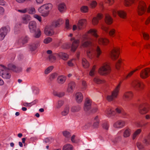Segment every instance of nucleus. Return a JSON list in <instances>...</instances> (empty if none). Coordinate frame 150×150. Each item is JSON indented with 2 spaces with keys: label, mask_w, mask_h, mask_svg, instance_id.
Instances as JSON below:
<instances>
[{
  "label": "nucleus",
  "mask_w": 150,
  "mask_h": 150,
  "mask_svg": "<svg viewBox=\"0 0 150 150\" xmlns=\"http://www.w3.org/2000/svg\"><path fill=\"white\" fill-rule=\"evenodd\" d=\"M133 85L135 88H139L141 89L142 88L143 84H141L139 81L136 80L133 82Z\"/></svg>",
  "instance_id": "c756f323"
},
{
  "label": "nucleus",
  "mask_w": 150,
  "mask_h": 150,
  "mask_svg": "<svg viewBox=\"0 0 150 150\" xmlns=\"http://www.w3.org/2000/svg\"><path fill=\"white\" fill-rule=\"evenodd\" d=\"M131 134V130L129 128L125 129L123 132V136L124 137H129Z\"/></svg>",
  "instance_id": "4c0bfd02"
},
{
  "label": "nucleus",
  "mask_w": 150,
  "mask_h": 150,
  "mask_svg": "<svg viewBox=\"0 0 150 150\" xmlns=\"http://www.w3.org/2000/svg\"><path fill=\"white\" fill-rule=\"evenodd\" d=\"M137 146L139 150H143L144 146L141 143L138 142L137 144Z\"/></svg>",
  "instance_id": "4d7b16f0"
},
{
  "label": "nucleus",
  "mask_w": 150,
  "mask_h": 150,
  "mask_svg": "<svg viewBox=\"0 0 150 150\" xmlns=\"http://www.w3.org/2000/svg\"><path fill=\"white\" fill-rule=\"evenodd\" d=\"M109 127L107 123L105 122L103 124V127L104 129L106 130H108V129Z\"/></svg>",
  "instance_id": "0e129e2a"
},
{
  "label": "nucleus",
  "mask_w": 150,
  "mask_h": 150,
  "mask_svg": "<svg viewBox=\"0 0 150 150\" xmlns=\"http://www.w3.org/2000/svg\"><path fill=\"white\" fill-rule=\"evenodd\" d=\"M143 35L144 38L146 40H148L149 39V36L148 34L145 33H142Z\"/></svg>",
  "instance_id": "338daca9"
},
{
  "label": "nucleus",
  "mask_w": 150,
  "mask_h": 150,
  "mask_svg": "<svg viewBox=\"0 0 150 150\" xmlns=\"http://www.w3.org/2000/svg\"><path fill=\"white\" fill-rule=\"evenodd\" d=\"M63 22L62 19H59L53 23L51 25L53 26V28L57 27H59Z\"/></svg>",
  "instance_id": "2f4dec72"
},
{
  "label": "nucleus",
  "mask_w": 150,
  "mask_h": 150,
  "mask_svg": "<svg viewBox=\"0 0 150 150\" xmlns=\"http://www.w3.org/2000/svg\"><path fill=\"white\" fill-rule=\"evenodd\" d=\"M70 40L72 43V45L65 43L63 45L62 47L64 49H68L71 48V51L74 52L77 48L80 41L79 40H75L74 38H71Z\"/></svg>",
  "instance_id": "7ed1b4c3"
},
{
  "label": "nucleus",
  "mask_w": 150,
  "mask_h": 150,
  "mask_svg": "<svg viewBox=\"0 0 150 150\" xmlns=\"http://www.w3.org/2000/svg\"><path fill=\"white\" fill-rule=\"evenodd\" d=\"M28 39V36L20 38L17 40L16 44L19 47H21L27 42Z\"/></svg>",
  "instance_id": "f8f14e48"
},
{
  "label": "nucleus",
  "mask_w": 150,
  "mask_h": 150,
  "mask_svg": "<svg viewBox=\"0 0 150 150\" xmlns=\"http://www.w3.org/2000/svg\"><path fill=\"white\" fill-rule=\"evenodd\" d=\"M9 70L16 72H19L22 70L20 67H16L14 65L9 64L8 66V68L3 66L2 69H0V76L5 79H9L11 77V74L9 72Z\"/></svg>",
  "instance_id": "f03ea898"
},
{
  "label": "nucleus",
  "mask_w": 150,
  "mask_h": 150,
  "mask_svg": "<svg viewBox=\"0 0 150 150\" xmlns=\"http://www.w3.org/2000/svg\"><path fill=\"white\" fill-rule=\"evenodd\" d=\"M39 45V41H38L33 44L31 45L30 49L31 50L33 51L35 50Z\"/></svg>",
  "instance_id": "473e14b6"
},
{
  "label": "nucleus",
  "mask_w": 150,
  "mask_h": 150,
  "mask_svg": "<svg viewBox=\"0 0 150 150\" xmlns=\"http://www.w3.org/2000/svg\"><path fill=\"white\" fill-rule=\"evenodd\" d=\"M97 40L99 44L104 45H106L109 42L108 40L105 38H99Z\"/></svg>",
  "instance_id": "72a5a7b5"
},
{
  "label": "nucleus",
  "mask_w": 150,
  "mask_h": 150,
  "mask_svg": "<svg viewBox=\"0 0 150 150\" xmlns=\"http://www.w3.org/2000/svg\"><path fill=\"white\" fill-rule=\"evenodd\" d=\"M49 59L50 60H55L56 58L55 56H54L53 55L51 54L49 56Z\"/></svg>",
  "instance_id": "774afa93"
},
{
  "label": "nucleus",
  "mask_w": 150,
  "mask_h": 150,
  "mask_svg": "<svg viewBox=\"0 0 150 150\" xmlns=\"http://www.w3.org/2000/svg\"><path fill=\"white\" fill-rule=\"evenodd\" d=\"M63 134L64 136L66 138H69L71 136L70 133L68 131H64L63 132Z\"/></svg>",
  "instance_id": "5fc2aeb1"
},
{
  "label": "nucleus",
  "mask_w": 150,
  "mask_h": 150,
  "mask_svg": "<svg viewBox=\"0 0 150 150\" xmlns=\"http://www.w3.org/2000/svg\"><path fill=\"white\" fill-rule=\"evenodd\" d=\"M54 67L53 66H50L47 68L45 71V74H47L49 73L53 69Z\"/></svg>",
  "instance_id": "8fccbe9b"
},
{
  "label": "nucleus",
  "mask_w": 150,
  "mask_h": 150,
  "mask_svg": "<svg viewBox=\"0 0 150 150\" xmlns=\"http://www.w3.org/2000/svg\"><path fill=\"white\" fill-rule=\"evenodd\" d=\"M64 103V102L62 100H59L57 103L56 107L57 108L59 109L61 107Z\"/></svg>",
  "instance_id": "a18cd8bd"
},
{
  "label": "nucleus",
  "mask_w": 150,
  "mask_h": 150,
  "mask_svg": "<svg viewBox=\"0 0 150 150\" xmlns=\"http://www.w3.org/2000/svg\"><path fill=\"white\" fill-rule=\"evenodd\" d=\"M125 122L122 120H119L115 122L113 125L114 127L121 128L124 127L125 125Z\"/></svg>",
  "instance_id": "6ab92c4d"
},
{
  "label": "nucleus",
  "mask_w": 150,
  "mask_h": 150,
  "mask_svg": "<svg viewBox=\"0 0 150 150\" xmlns=\"http://www.w3.org/2000/svg\"><path fill=\"white\" fill-rule=\"evenodd\" d=\"M138 70V69H136L131 71L130 72H129L127 75V76H126V78H127L129 77H130L133 74L134 72Z\"/></svg>",
  "instance_id": "69168bd1"
},
{
  "label": "nucleus",
  "mask_w": 150,
  "mask_h": 150,
  "mask_svg": "<svg viewBox=\"0 0 150 150\" xmlns=\"http://www.w3.org/2000/svg\"><path fill=\"white\" fill-rule=\"evenodd\" d=\"M57 76V74L56 73H54L50 75V79L51 80H52L54 79H55Z\"/></svg>",
  "instance_id": "680f3d73"
},
{
  "label": "nucleus",
  "mask_w": 150,
  "mask_h": 150,
  "mask_svg": "<svg viewBox=\"0 0 150 150\" xmlns=\"http://www.w3.org/2000/svg\"><path fill=\"white\" fill-rule=\"evenodd\" d=\"M121 115L122 117L124 118H127L128 116V115L124 111V110L122 112Z\"/></svg>",
  "instance_id": "052dcab7"
},
{
  "label": "nucleus",
  "mask_w": 150,
  "mask_h": 150,
  "mask_svg": "<svg viewBox=\"0 0 150 150\" xmlns=\"http://www.w3.org/2000/svg\"><path fill=\"white\" fill-rule=\"evenodd\" d=\"M147 8L145 3L142 1H140L139 2L137 11L139 15H142L146 10Z\"/></svg>",
  "instance_id": "6e6552de"
},
{
  "label": "nucleus",
  "mask_w": 150,
  "mask_h": 150,
  "mask_svg": "<svg viewBox=\"0 0 150 150\" xmlns=\"http://www.w3.org/2000/svg\"><path fill=\"white\" fill-rule=\"evenodd\" d=\"M137 107L139 110L140 113L144 114L146 113L148 111V105L146 103L142 102L139 104L138 105Z\"/></svg>",
  "instance_id": "0eeeda50"
},
{
  "label": "nucleus",
  "mask_w": 150,
  "mask_h": 150,
  "mask_svg": "<svg viewBox=\"0 0 150 150\" xmlns=\"http://www.w3.org/2000/svg\"><path fill=\"white\" fill-rule=\"evenodd\" d=\"M54 140V139L51 137H48L45 138L44 142L46 143H51Z\"/></svg>",
  "instance_id": "603ef678"
},
{
  "label": "nucleus",
  "mask_w": 150,
  "mask_h": 150,
  "mask_svg": "<svg viewBox=\"0 0 150 150\" xmlns=\"http://www.w3.org/2000/svg\"><path fill=\"white\" fill-rule=\"evenodd\" d=\"M81 109V107L79 105L73 106L71 107V111L72 112L79 111Z\"/></svg>",
  "instance_id": "e433bc0d"
},
{
  "label": "nucleus",
  "mask_w": 150,
  "mask_h": 150,
  "mask_svg": "<svg viewBox=\"0 0 150 150\" xmlns=\"http://www.w3.org/2000/svg\"><path fill=\"white\" fill-rule=\"evenodd\" d=\"M82 64L83 67L84 68H87L89 66V63L85 58H83L82 60Z\"/></svg>",
  "instance_id": "a19ab883"
},
{
  "label": "nucleus",
  "mask_w": 150,
  "mask_h": 150,
  "mask_svg": "<svg viewBox=\"0 0 150 150\" xmlns=\"http://www.w3.org/2000/svg\"><path fill=\"white\" fill-rule=\"evenodd\" d=\"M53 29V26L51 25L47 26L44 29V33L47 35L51 36L54 34Z\"/></svg>",
  "instance_id": "ddd939ff"
},
{
  "label": "nucleus",
  "mask_w": 150,
  "mask_h": 150,
  "mask_svg": "<svg viewBox=\"0 0 150 150\" xmlns=\"http://www.w3.org/2000/svg\"><path fill=\"white\" fill-rule=\"evenodd\" d=\"M122 130L120 131L118 133L117 135L114 140L112 141L114 143H115L116 142H119L122 139Z\"/></svg>",
  "instance_id": "412c9836"
},
{
  "label": "nucleus",
  "mask_w": 150,
  "mask_h": 150,
  "mask_svg": "<svg viewBox=\"0 0 150 150\" xmlns=\"http://www.w3.org/2000/svg\"><path fill=\"white\" fill-rule=\"evenodd\" d=\"M105 112L108 117H110L114 115V111L112 110L111 108H109L107 109Z\"/></svg>",
  "instance_id": "c85d7f7f"
},
{
  "label": "nucleus",
  "mask_w": 150,
  "mask_h": 150,
  "mask_svg": "<svg viewBox=\"0 0 150 150\" xmlns=\"http://www.w3.org/2000/svg\"><path fill=\"white\" fill-rule=\"evenodd\" d=\"M88 34H91L95 38L98 37L96 30L94 29H90L87 33L83 35L81 38V41L82 45L85 47H88L87 51L88 57L90 59H92L96 57H98L101 53L100 48L97 46L95 45L92 42V40H90L87 35Z\"/></svg>",
  "instance_id": "f257e3e1"
},
{
  "label": "nucleus",
  "mask_w": 150,
  "mask_h": 150,
  "mask_svg": "<svg viewBox=\"0 0 150 150\" xmlns=\"http://www.w3.org/2000/svg\"><path fill=\"white\" fill-rule=\"evenodd\" d=\"M102 28L106 32H108V30H109V35L110 36H114L115 33V30L114 29H109L108 28L104 26Z\"/></svg>",
  "instance_id": "cd10ccee"
},
{
  "label": "nucleus",
  "mask_w": 150,
  "mask_h": 150,
  "mask_svg": "<svg viewBox=\"0 0 150 150\" xmlns=\"http://www.w3.org/2000/svg\"><path fill=\"white\" fill-rule=\"evenodd\" d=\"M95 66H94L93 67L92 69L90 71L89 74L90 76H94L95 73Z\"/></svg>",
  "instance_id": "09e8293b"
},
{
  "label": "nucleus",
  "mask_w": 150,
  "mask_h": 150,
  "mask_svg": "<svg viewBox=\"0 0 150 150\" xmlns=\"http://www.w3.org/2000/svg\"><path fill=\"white\" fill-rule=\"evenodd\" d=\"M34 37L35 38H39L40 36L41 33L40 30L39 29H37L34 32Z\"/></svg>",
  "instance_id": "37998d69"
},
{
  "label": "nucleus",
  "mask_w": 150,
  "mask_h": 150,
  "mask_svg": "<svg viewBox=\"0 0 150 150\" xmlns=\"http://www.w3.org/2000/svg\"><path fill=\"white\" fill-rule=\"evenodd\" d=\"M53 94L54 96L60 98L63 96L64 95V92H58L56 91H54Z\"/></svg>",
  "instance_id": "c03bdc74"
},
{
  "label": "nucleus",
  "mask_w": 150,
  "mask_h": 150,
  "mask_svg": "<svg viewBox=\"0 0 150 150\" xmlns=\"http://www.w3.org/2000/svg\"><path fill=\"white\" fill-rule=\"evenodd\" d=\"M74 59H71L67 62V64L70 67H72L74 66Z\"/></svg>",
  "instance_id": "6e6d98bb"
},
{
  "label": "nucleus",
  "mask_w": 150,
  "mask_h": 150,
  "mask_svg": "<svg viewBox=\"0 0 150 150\" xmlns=\"http://www.w3.org/2000/svg\"><path fill=\"white\" fill-rule=\"evenodd\" d=\"M113 16H115L117 14L121 18H125L126 16V13L123 11H117L115 10H113L112 11Z\"/></svg>",
  "instance_id": "f3484780"
},
{
  "label": "nucleus",
  "mask_w": 150,
  "mask_h": 150,
  "mask_svg": "<svg viewBox=\"0 0 150 150\" xmlns=\"http://www.w3.org/2000/svg\"><path fill=\"white\" fill-rule=\"evenodd\" d=\"M28 27L31 33H34L37 29L36 23L34 21H32L30 22Z\"/></svg>",
  "instance_id": "dca6fc26"
},
{
  "label": "nucleus",
  "mask_w": 150,
  "mask_h": 150,
  "mask_svg": "<svg viewBox=\"0 0 150 150\" xmlns=\"http://www.w3.org/2000/svg\"><path fill=\"white\" fill-rule=\"evenodd\" d=\"M52 5L50 3L43 5L38 9V11L41 14L42 16L45 17L49 14L50 11L52 8Z\"/></svg>",
  "instance_id": "20e7f679"
},
{
  "label": "nucleus",
  "mask_w": 150,
  "mask_h": 150,
  "mask_svg": "<svg viewBox=\"0 0 150 150\" xmlns=\"http://www.w3.org/2000/svg\"><path fill=\"white\" fill-rule=\"evenodd\" d=\"M75 99L78 103H80L82 101L83 96L81 93L78 92L76 93L75 95Z\"/></svg>",
  "instance_id": "a211bd4d"
},
{
  "label": "nucleus",
  "mask_w": 150,
  "mask_h": 150,
  "mask_svg": "<svg viewBox=\"0 0 150 150\" xmlns=\"http://www.w3.org/2000/svg\"><path fill=\"white\" fill-rule=\"evenodd\" d=\"M35 9L33 7L30 8L28 10V12L30 14H33L35 13Z\"/></svg>",
  "instance_id": "13d9d810"
},
{
  "label": "nucleus",
  "mask_w": 150,
  "mask_h": 150,
  "mask_svg": "<svg viewBox=\"0 0 150 150\" xmlns=\"http://www.w3.org/2000/svg\"><path fill=\"white\" fill-rule=\"evenodd\" d=\"M120 86V84H118L115 89L112 92L111 94L107 96L106 98L108 101H112L117 97L119 92Z\"/></svg>",
  "instance_id": "423d86ee"
},
{
  "label": "nucleus",
  "mask_w": 150,
  "mask_h": 150,
  "mask_svg": "<svg viewBox=\"0 0 150 150\" xmlns=\"http://www.w3.org/2000/svg\"><path fill=\"white\" fill-rule=\"evenodd\" d=\"M69 107L68 106L66 107L64 110L61 113V115L63 116H66L69 113Z\"/></svg>",
  "instance_id": "f704fd0d"
},
{
  "label": "nucleus",
  "mask_w": 150,
  "mask_h": 150,
  "mask_svg": "<svg viewBox=\"0 0 150 150\" xmlns=\"http://www.w3.org/2000/svg\"><path fill=\"white\" fill-rule=\"evenodd\" d=\"M102 18V15L100 14H98L96 17H95L93 18L92 21L93 24L94 25L97 24L99 20L100 19Z\"/></svg>",
  "instance_id": "a878e982"
},
{
  "label": "nucleus",
  "mask_w": 150,
  "mask_h": 150,
  "mask_svg": "<svg viewBox=\"0 0 150 150\" xmlns=\"http://www.w3.org/2000/svg\"><path fill=\"white\" fill-rule=\"evenodd\" d=\"M57 55L64 60H67L69 58V55L63 52H60L56 54Z\"/></svg>",
  "instance_id": "4be33fe9"
},
{
  "label": "nucleus",
  "mask_w": 150,
  "mask_h": 150,
  "mask_svg": "<svg viewBox=\"0 0 150 150\" xmlns=\"http://www.w3.org/2000/svg\"><path fill=\"white\" fill-rule=\"evenodd\" d=\"M135 0H125V4L126 6H129L134 3Z\"/></svg>",
  "instance_id": "49530a36"
},
{
  "label": "nucleus",
  "mask_w": 150,
  "mask_h": 150,
  "mask_svg": "<svg viewBox=\"0 0 150 150\" xmlns=\"http://www.w3.org/2000/svg\"><path fill=\"white\" fill-rule=\"evenodd\" d=\"M150 74V69L147 68L142 70L140 74L141 77L145 79L149 76Z\"/></svg>",
  "instance_id": "2eb2a0df"
},
{
  "label": "nucleus",
  "mask_w": 150,
  "mask_h": 150,
  "mask_svg": "<svg viewBox=\"0 0 150 150\" xmlns=\"http://www.w3.org/2000/svg\"><path fill=\"white\" fill-rule=\"evenodd\" d=\"M119 54V50L118 48L114 47L110 53V57L113 60H115L118 58Z\"/></svg>",
  "instance_id": "9b49d317"
},
{
  "label": "nucleus",
  "mask_w": 150,
  "mask_h": 150,
  "mask_svg": "<svg viewBox=\"0 0 150 150\" xmlns=\"http://www.w3.org/2000/svg\"><path fill=\"white\" fill-rule=\"evenodd\" d=\"M20 25V24H17L16 25L14 28V32L16 33H17V32L19 30Z\"/></svg>",
  "instance_id": "3c124183"
},
{
  "label": "nucleus",
  "mask_w": 150,
  "mask_h": 150,
  "mask_svg": "<svg viewBox=\"0 0 150 150\" xmlns=\"http://www.w3.org/2000/svg\"><path fill=\"white\" fill-rule=\"evenodd\" d=\"M93 81L96 84H99L104 82V81L100 79L98 77L96 76L94 78Z\"/></svg>",
  "instance_id": "ea45409f"
},
{
  "label": "nucleus",
  "mask_w": 150,
  "mask_h": 150,
  "mask_svg": "<svg viewBox=\"0 0 150 150\" xmlns=\"http://www.w3.org/2000/svg\"><path fill=\"white\" fill-rule=\"evenodd\" d=\"M143 142L146 145L150 144V133L146 137L143 141Z\"/></svg>",
  "instance_id": "c9c22d12"
},
{
  "label": "nucleus",
  "mask_w": 150,
  "mask_h": 150,
  "mask_svg": "<svg viewBox=\"0 0 150 150\" xmlns=\"http://www.w3.org/2000/svg\"><path fill=\"white\" fill-rule=\"evenodd\" d=\"M141 132V130L140 129H137L134 133L132 138L133 139H134Z\"/></svg>",
  "instance_id": "de8ad7c7"
},
{
  "label": "nucleus",
  "mask_w": 150,
  "mask_h": 150,
  "mask_svg": "<svg viewBox=\"0 0 150 150\" xmlns=\"http://www.w3.org/2000/svg\"><path fill=\"white\" fill-rule=\"evenodd\" d=\"M31 20V18L28 15H25L22 17V21L23 23L27 24Z\"/></svg>",
  "instance_id": "5701e85b"
},
{
  "label": "nucleus",
  "mask_w": 150,
  "mask_h": 150,
  "mask_svg": "<svg viewBox=\"0 0 150 150\" xmlns=\"http://www.w3.org/2000/svg\"><path fill=\"white\" fill-rule=\"evenodd\" d=\"M52 40V38L50 37H48L45 38L44 41V42L45 44H48L51 42Z\"/></svg>",
  "instance_id": "bf43d9fd"
},
{
  "label": "nucleus",
  "mask_w": 150,
  "mask_h": 150,
  "mask_svg": "<svg viewBox=\"0 0 150 150\" xmlns=\"http://www.w3.org/2000/svg\"><path fill=\"white\" fill-rule=\"evenodd\" d=\"M73 146L69 144H67L64 145L63 147L62 150H73Z\"/></svg>",
  "instance_id": "58836bf2"
},
{
  "label": "nucleus",
  "mask_w": 150,
  "mask_h": 150,
  "mask_svg": "<svg viewBox=\"0 0 150 150\" xmlns=\"http://www.w3.org/2000/svg\"><path fill=\"white\" fill-rule=\"evenodd\" d=\"M10 30L8 26L1 28L0 29V40H3Z\"/></svg>",
  "instance_id": "9d476101"
},
{
  "label": "nucleus",
  "mask_w": 150,
  "mask_h": 150,
  "mask_svg": "<svg viewBox=\"0 0 150 150\" xmlns=\"http://www.w3.org/2000/svg\"><path fill=\"white\" fill-rule=\"evenodd\" d=\"M66 9V7L65 3H62L59 4L58 6V9L59 11L62 12L65 11Z\"/></svg>",
  "instance_id": "bb28decb"
},
{
  "label": "nucleus",
  "mask_w": 150,
  "mask_h": 150,
  "mask_svg": "<svg viewBox=\"0 0 150 150\" xmlns=\"http://www.w3.org/2000/svg\"><path fill=\"white\" fill-rule=\"evenodd\" d=\"M99 120L98 116H96L94 119V122L93 126L94 128H97L99 125Z\"/></svg>",
  "instance_id": "79ce46f5"
},
{
  "label": "nucleus",
  "mask_w": 150,
  "mask_h": 150,
  "mask_svg": "<svg viewBox=\"0 0 150 150\" xmlns=\"http://www.w3.org/2000/svg\"><path fill=\"white\" fill-rule=\"evenodd\" d=\"M66 79V76L64 75H61L58 77L57 82L59 83L62 84L65 82Z\"/></svg>",
  "instance_id": "b1692460"
},
{
  "label": "nucleus",
  "mask_w": 150,
  "mask_h": 150,
  "mask_svg": "<svg viewBox=\"0 0 150 150\" xmlns=\"http://www.w3.org/2000/svg\"><path fill=\"white\" fill-rule=\"evenodd\" d=\"M81 11L83 12H87L88 10V7L86 6H83L81 8Z\"/></svg>",
  "instance_id": "864d4df0"
},
{
  "label": "nucleus",
  "mask_w": 150,
  "mask_h": 150,
  "mask_svg": "<svg viewBox=\"0 0 150 150\" xmlns=\"http://www.w3.org/2000/svg\"><path fill=\"white\" fill-rule=\"evenodd\" d=\"M132 96V94L131 92H126L124 95L123 99L125 101L127 102L131 99Z\"/></svg>",
  "instance_id": "aec40b11"
},
{
  "label": "nucleus",
  "mask_w": 150,
  "mask_h": 150,
  "mask_svg": "<svg viewBox=\"0 0 150 150\" xmlns=\"http://www.w3.org/2000/svg\"><path fill=\"white\" fill-rule=\"evenodd\" d=\"M86 23V19H81L79 21L77 27L76 25H73V30H75L77 29L78 30H81L85 27Z\"/></svg>",
  "instance_id": "1a4fd4ad"
},
{
  "label": "nucleus",
  "mask_w": 150,
  "mask_h": 150,
  "mask_svg": "<svg viewBox=\"0 0 150 150\" xmlns=\"http://www.w3.org/2000/svg\"><path fill=\"white\" fill-rule=\"evenodd\" d=\"M92 101L91 100L87 98L85 100L84 104V109L86 111L89 110L91 107Z\"/></svg>",
  "instance_id": "4468645a"
},
{
  "label": "nucleus",
  "mask_w": 150,
  "mask_h": 150,
  "mask_svg": "<svg viewBox=\"0 0 150 150\" xmlns=\"http://www.w3.org/2000/svg\"><path fill=\"white\" fill-rule=\"evenodd\" d=\"M105 21L106 23L110 24L112 23L113 20L109 14H107L105 16Z\"/></svg>",
  "instance_id": "7c9ffc66"
},
{
  "label": "nucleus",
  "mask_w": 150,
  "mask_h": 150,
  "mask_svg": "<svg viewBox=\"0 0 150 150\" xmlns=\"http://www.w3.org/2000/svg\"><path fill=\"white\" fill-rule=\"evenodd\" d=\"M123 109L120 108H117L115 109V111L118 114H121Z\"/></svg>",
  "instance_id": "e2e57ef3"
},
{
  "label": "nucleus",
  "mask_w": 150,
  "mask_h": 150,
  "mask_svg": "<svg viewBox=\"0 0 150 150\" xmlns=\"http://www.w3.org/2000/svg\"><path fill=\"white\" fill-rule=\"evenodd\" d=\"M75 86V83L73 81H71L69 84L67 88V91L69 92H72L73 91Z\"/></svg>",
  "instance_id": "393cba45"
},
{
  "label": "nucleus",
  "mask_w": 150,
  "mask_h": 150,
  "mask_svg": "<svg viewBox=\"0 0 150 150\" xmlns=\"http://www.w3.org/2000/svg\"><path fill=\"white\" fill-rule=\"evenodd\" d=\"M111 71V68L109 65L107 63H105L99 69V73L103 75L109 74Z\"/></svg>",
  "instance_id": "39448f33"
}]
</instances>
